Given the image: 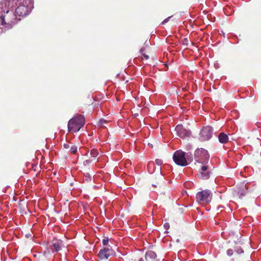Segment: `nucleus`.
Returning <instances> with one entry per match:
<instances>
[{
    "label": "nucleus",
    "instance_id": "obj_1",
    "mask_svg": "<svg viewBox=\"0 0 261 261\" xmlns=\"http://www.w3.org/2000/svg\"><path fill=\"white\" fill-rule=\"evenodd\" d=\"M16 15L12 11L0 7V25L9 29L17 23Z\"/></svg>",
    "mask_w": 261,
    "mask_h": 261
},
{
    "label": "nucleus",
    "instance_id": "obj_25",
    "mask_svg": "<svg viewBox=\"0 0 261 261\" xmlns=\"http://www.w3.org/2000/svg\"><path fill=\"white\" fill-rule=\"evenodd\" d=\"M170 17H168V18H166L164 20H163V21H162V24H165V23L169 21V19H170Z\"/></svg>",
    "mask_w": 261,
    "mask_h": 261
},
{
    "label": "nucleus",
    "instance_id": "obj_21",
    "mask_svg": "<svg viewBox=\"0 0 261 261\" xmlns=\"http://www.w3.org/2000/svg\"><path fill=\"white\" fill-rule=\"evenodd\" d=\"M92 161H93V160H90V159L86 160V161H85L84 162V165L85 166L88 165L89 164H90Z\"/></svg>",
    "mask_w": 261,
    "mask_h": 261
},
{
    "label": "nucleus",
    "instance_id": "obj_26",
    "mask_svg": "<svg viewBox=\"0 0 261 261\" xmlns=\"http://www.w3.org/2000/svg\"><path fill=\"white\" fill-rule=\"evenodd\" d=\"M238 253H243L244 251L243 250V249L242 248H240L239 250H237L236 251Z\"/></svg>",
    "mask_w": 261,
    "mask_h": 261
},
{
    "label": "nucleus",
    "instance_id": "obj_7",
    "mask_svg": "<svg viewBox=\"0 0 261 261\" xmlns=\"http://www.w3.org/2000/svg\"><path fill=\"white\" fill-rule=\"evenodd\" d=\"M213 134V128L210 126L203 127L199 133V139L201 141H205L210 140Z\"/></svg>",
    "mask_w": 261,
    "mask_h": 261
},
{
    "label": "nucleus",
    "instance_id": "obj_31",
    "mask_svg": "<svg viewBox=\"0 0 261 261\" xmlns=\"http://www.w3.org/2000/svg\"><path fill=\"white\" fill-rule=\"evenodd\" d=\"M176 242H179V239H177V240H176Z\"/></svg>",
    "mask_w": 261,
    "mask_h": 261
},
{
    "label": "nucleus",
    "instance_id": "obj_28",
    "mask_svg": "<svg viewBox=\"0 0 261 261\" xmlns=\"http://www.w3.org/2000/svg\"><path fill=\"white\" fill-rule=\"evenodd\" d=\"M137 261H146V260L145 259V257L143 256L139 258L138 260H137Z\"/></svg>",
    "mask_w": 261,
    "mask_h": 261
},
{
    "label": "nucleus",
    "instance_id": "obj_2",
    "mask_svg": "<svg viewBox=\"0 0 261 261\" xmlns=\"http://www.w3.org/2000/svg\"><path fill=\"white\" fill-rule=\"evenodd\" d=\"M85 124V118L77 115L69 120L68 123V132H77Z\"/></svg>",
    "mask_w": 261,
    "mask_h": 261
},
{
    "label": "nucleus",
    "instance_id": "obj_13",
    "mask_svg": "<svg viewBox=\"0 0 261 261\" xmlns=\"http://www.w3.org/2000/svg\"><path fill=\"white\" fill-rule=\"evenodd\" d=\"M219 141L222 144H225L228 141V137L224 133H220L218 135Z\"/></svg>",
    "mask_w": 261,
    "mask_h": 261
},
{
    "label": "nucleus",
    "instance_id": "obj_16",
    "mask_svg": "<svg viewBox=\"0 0 261 261\" xmlns=\"http://www.w3.org/2000/svg\"><path fill=\"white\" fill-rule=\"evenodd\" d=\"M144 50H145V48L143 47V48H141L140 53L145 60H148L149 58V57L148 55H147L145 53H144Z\"/></svg>",
    "mask_w": 261,
    "mask_h": 261
},
{
    "label": "nucleus",
    "instance_id": "obj_12",
    "mask_svg": "<svg viewBox=\"0 0 261 261\" xmlns=\"http://www.w3.org/2000/svg\"><path fill=\"white\" fill-rule=\"evenodd\" d=\"M144 257L146 261H156V255L155 253L152 251H147Z\"/></svg>",
    "mask_w": 261,
    "mask_h": 261
},
{
    "label": "nucleus",
    "instance_id": "obj_23",
    "mask_svg": "<svg viewBox=\"0 0 261 261\" xmlns=\"http://www.w3.org/2000/svg\"><path fill=\"white\" fill-rule=\"evenodd\" d=\"M85 179L88 181L91 180V176L89 174H87V175H85Z\"/></svg>",
    "mask_w": 261,
    "mask_h": 261
},
{
    "label": "nucleus",
    "instance_id": "obj_9",
    "mask_svg": "<svg viewBox=\"0 0 261 261\" xmlns=\"http://www.w3.org/2000/svg\"><path fill=\"white\" fill-rule=\"evenodd\" d=\"M114 251L109 248H104L101 249L98 253L99 258L100 260L107 259L109 256L112 255Z\"/></svg>",
    "mask_w": 261,
    "mask_h": 261
},
{
    "label": "nucleus",
    "instance_id": "obj_10",
    "mask_svg": "<svg viewBox=\"0 0 261 261\" xmlns=\"http://www.w3.org/2000/svg\"><path fill=\"white\" fill-rule=\"evenodd\" d=\"M208 169V166L203 165L198 174V177L203 179H208L210 177V172H206Z\"/></svg>",
    "mask_w": 261,
    "mask_h": 261
},
{
    "label": "nucleus",
    "instance_id": "obj_19",
    "mask_svg": "<svg viewBox=\"0 0 261 261\" xmlns=\"http://www.w3.org/2000/svg\"><path fill=\"white\" fill-rule=\"evenodd\" d=\"M109 238H105L103 240H102V244L104 246H107L108 245V243H109Z\"/></svg>",
    "mask_w": 261,
    "mask_h": 261
},
{
    "label": "nucleus",
    "instance_id": "obj_3",
    "mask_svg": "<svg viewBox=\"0 0 261 261\" xmlns=\"http://www.w3.org/2000/svg\"><path fill=\"white\" fill-rule=\"evenodd\" d=\"M185 156V153L184 151L180 150H177L173 155V160L177 165L186 166L188 165V161L191 162L193 157L191 154L189 155L188 153L187 155V158Z\"/></svg>",
    "mask_w": 261,
    "mask_h": 261
},
{
    "label": "nucleus",
    "instance_id": "obj_5",
    "mask_svg": "<svg viewBox=\"0 0 261 261\" xmlns=\"http://www.w3.org/2000/svg\"><path fill=\"white\" fill-rule=\"evenodd\" d=\"M195 161L199 163L204 164L208 163L210 155L208 151L203 148H197L194 152Z\"/></svg>",
    "mask_w": 261,
    "mask_h": 261
},
{
    "label": "nucleus",
    "instance_id": "obj_14",
    "mask_svg": "<svg viewBox=\"0 0 261 261\" xmlns=\"http://www.w3.org/2000/svg\"><path fill=\"white\" fill-rule=\"evenodd\" d=\"M98 154V150L96 149H92L90 151V155L91 157L94 158V160H95L96 157Z\"/></svg>",
    "mask_w": 261,
    "mask_h": 261
},
{
    "label": "nucleus",
    "instance_id": "obj_27",
    "mask_svg": "<svg viewBox=\"0 0 261 261\" xmlns=\"http://www.w3.org/2000/svg\"><path fill=\"white\" fill-rule=\"evenodd\" d=\"M64 147L65 148L68 149L70 148V145L68 144H64Z\"/></svg>",
    "mask_w": 261,
    "mask_h": 261
},
{
    "label": "nucleus",
    "instance_id": "obj_6",
    "mask_svg": "<svg viewBox=\"0 0 261 261\" xmlns=\"http://www.w3.org/2000/svg\"><path fill=\"white\" fill-rule=\"evenodd\" d=\"M212 196V193L211 191L204 190L196 194V200L199 203L207 204L211 201Z\"/></svg>",
    "mask_w": 261,
    "mask_h": 261
},
{
    "label": "nucleus",
    "instance_id": "obj_24",
    "mask_svg": "<svg viewBox=\"0 0 261 261\" xmlns=\"http://www.w3.org/2000/svg\"><path fill=\"white\" fill-rule=\"evenodd\" d=\"M161 182H157L156 184H152V187H154V188H156L157 187H160L161 186Z\"/></svg>",
    "mask_w": 261,
    "mask_h": 261
},
{
    "label": "nucleus",
    "instance_id": "obj_20",
    "mask_svg": "<svg viewBox=\"0 0 261 261\" xmlns=\"http://www.w3.org/2000/svg\"><path fill=\"white\" fill-rule=\"evenodd\" d=\"M227 254L229 256H231L233 254V251L232 250V249H229L227 250Z\"/></svg>",
    "mask_w": 261,
    "mask_h": 261
},
{
    "label": "nucleus",
    "instance_id": "obj_22",
    "mask_svg": "<svg viewBox=\"0 0 261 261\" xmlns=\"http://www.w3.org/2000/svg\"><path fill=\"white\" fill-rule=\"evenodd\" d=\"M155 162L157 165H161L163 164V161L162 160L160 159H156Z\"/></svg>",
    "mask_w": 261,
    "mask_h": 261
},
{
    "label": "nucleus",
    "instance_id": "obj_15",
    "mask_svg": "<svg viewBox=\"0 0 261 261\" xmlns=\"http://www.w3.org/2000/svg\"><path fill=\"white\" fill-rule=\"evenodd\" d=\"M246 194L245 190L244 188L240 189L238 191L237 195L240 198H242Z\"/></svg>",
    "mask_w": 261,
    "mask_h": 261
},
{
    "label": "nucleus",
    "instance_id": "obj_18",
    "mask_svg": "<svg viewBox=\"0 0 261 261\" xmlns=\"http://www.w3.org/2000/svg\"><path fill=\"white\" fill-rule=\"evenodd\" d=\"M106 123H107V121L103 119H101L99 120L98 124L99 126H102Z\"/></svg>",
    "mask_w": 261,
    "mask_h": 261
},
{
    "label": "nucleus",
    "instance_id": "obj_11",
    "mask_svg": "<svg viewBox=\"0 0 261 261\" xmlns=\"http://www.w3.org/2000/svg\"><path fill=\"white\" fill-rule=\"evenodd\" d=\"M51 249H54L55 251H59L62 247V242L58 239H54L52 241Z\"/></svg>",
    "mask_w": 261,
    "mask_h": 261
},
{
    "label": "nucleus",
    "instance_id": "obj_8",
    "mask_svg": "<svg viewBox=\"0 0 261 261\" xmlns=\"http://www.w3.org/2000/svg\"><path fill=\"white\" fill-rule=\"evenodd\" d=\"M178 136L181 138L189 137L191 134L190 130L184 128L181 125H177L175 129Z\"/></svg>",
    "mask_w": 261,
    "mask_h": 261
},
{
    "label": "nucleus",
    "instance_id": "obj_30",
    "mask_svg": "<svg viewBox=\"0 0 261 261\" xmlns=\"http://www.w3.org/2000/svg\"><path fill=\"white\" fill-rule=\"evenodd\" d=\"M127 261H137V259H135L134 260H133V259H131V260L129 259V260H128Z\"/></svg>",
    "mask_w": 261,
    "mask_h": 261
},
{
    "label": "nucleus",
    "instance_id": "obj_17",
    "mask_svg": "<svg viewBox=\"0 0 261 261\" xmlns=\"http://www.w3.org/2000/svg\"><path fill=\"white\" fill-rule=\"evenodd\" d=\"M77 147L75 145H73L70 147V151L72 154H75L77 151Z\"/></svg>",
    "mask_w": 261,
    "mask_h": 261
},
{
    "label": "nucleus",
    "instance_id": "obj_29",
    "mask_svg": "<svg viewBox=\"0 0 261 261\" xmlns=\"http://www.w3.org/2000/svg\"><path fill=\"white\" fill-rule=\"evenodd\" d=\"M164 227L166 229H168V228L169 227V225L168 223H166L164 224Z\"/></svg>",
    "mask_w": 261,
    "mask_h": 261
},
{
    "label": "nucleus",
    "instance_id": "obj_4",
    "mask_svg": "<svg viewBox=\"0 0 261 261\" xmlns=\"http://www.w3.org/2000/svg\"><path fill=\"white\" fill-rule=\"evenodd\" d=\"M15 13L19 16L27 15L31 8L32 3L30 0H18Z\"/></svg>",
    "mask_w": 261,
    "mask_h": 261
}]
</instances>
